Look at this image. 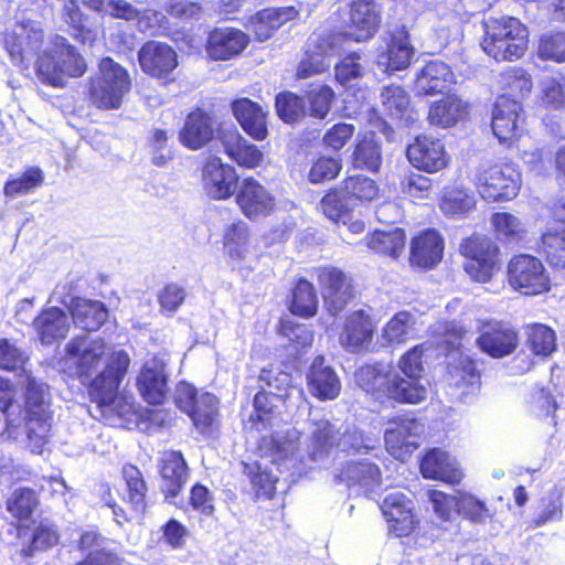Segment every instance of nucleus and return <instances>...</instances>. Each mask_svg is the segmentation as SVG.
I'll return each instance as SVG.
<instances>
[{
	"instance_id": "nucleus-1",
	"label": "nucleus",
	"mask_w": 565,
	"mask_h": 565,
	"mask_svg": "<svg viewBox=\"0 0 565 565\" xmlns=\"http://www.w3.org/2000/svg\"><path fill=\"white\" fill-rule=\"evenodd\" d=\"M108 351L105 338L86 334L71 338L64 349L65 358L73 361L75 377L86 383L89 401L102 413L117 404L119 387L131 363L124 349Z\"/></svg>"
},
{
	"instance_id": "nucleus-2",
	"label": "nucleus",
	"mask_w": 565,
	"mask_h": 565,
	"mask_svg": "<svg viewBox=\"0 0 565 565\" xmlns=\"http://www.w3.org/2000/svg\"><path fill=\"white\" fill-rule=\"evenodd\" d=\"M481 50L498 63L521 60L529 50L527 26L512 15L490 17L482 22Z\"/></svg>"
},
{
	"instance_id": "nucleus-3",
	"label": "nucleus",
	"mask_w": 565,
	"mask_h": 565,
	"mask_svg": "<svg viewBox=\"0 0 565 565\" xmlns=\"http://www.w3.org/2000/svg\"><path fill=\"white\" fill-rule=\"evenodd\" d=\"M132 88L128 70L110 56L98 61L97 72L87 81V99L99 110H117Z\"/></svg>"
},
{
	"instance_id": "nucleus-4",
	"label": "nucleus",
	"mask_w": 565,
	"mask_h": 565,
	"mask_svg": "<svg viewBox=\"0 0 565 565\" xmlns=\"http://www.w3.org/2000/svg\"><path fill=\"white\" fill-rule=\"evenodd\" d=\"M462 268L473 282H490L500 269V247L488 235L472 233L459 244Z\"/></svg>"
},
{
	"instance_id": "nucleus-5",
	"label": "nucleus",
	"mask_w": 565,
	"mask_h": 565,
	"mask_svg": "<svg viewBox=\"0 0 565 565\" xmlns=\"http://www.w3.org/2000/svg\"><path fill=\"white\" fill-rule=\"evenodd\" d=\"M505 280L513 291L525 297L552 290V278L543 260L529 253H518L508 260Z\"/></svg>"
},
{
	"instance_id": "nucleus-6",
	"label": "nucleus",
	"mask_w": 565,
	"mask_h": 565,
	"mask_svg": "<svg viewBox=\"0 0 565 565\" xmlns=\"http://www.w3.org/2000/svg\"><path fill=\"white\" fill-rule=\"evenodd\" d=\"M121 476L126 486V494L122 498L125 507L117 503L109 487H106L103 493L105 505L111 510L114 519L119 525L135 519H142L149 507L148 486L141 470L136 465L126 463L122 466Z\"/></svg>"
},
{
	"instance_id": "nucleus-7",
	"label": "nucleus",
	"mask_w": 565,
	"mask_h": 565,
	"mask_svg": "<svg viewBox=\"0 0 565 565\" xmlns=\"http://www.w3.org/2000/svg\"><path fill=\"white\" fill-rule=\"evenodd\" d=\"M521 173L513 163L497 162L477 168L473 184L482 200L507 202L516 198L521 188Z\"/></svg>"
},
{
	"instance_id": "nucleus-8",
	"label": "nucleus",
	"mask_w": 565,
	"mask_h": 565,
	"mask_svg": "<svg viewBox=\"0 0 565 565\" xmlns=\"http://www.w3.org/2000/svg\"><path fill=\"white\" fill-rule=\"evenodd\" d=\"M1 41L11 63L25 71L44 47L45 32L35 21H19L2 33Z\"/></svg>"
},
{
	"instance_id": "nucleus-9",
	"label": "nucleus",
	"mask_w": 565,
	"mask_h": 565,
	"mask_svg": "<svg viewBox=\"0 0 565 565\" xmlns=\"http://www.w3.org/2000/svg\"><path fill=\"white\" fill-rule=\"evenodd\" d=\"M173 401L191 418L200 433L210 434L213 430L218 417V399L214 394H199L193 384L180 381L177 383Z\"/></svg>"
},
{
	"instance_id": "nucleus-10",
	"label": "nucleus",
	"mask_w": 565,
	"mask_h": 565,
	"mask_svg": "<svg viewBox=\"0 0 565 565\" xmlns=\"http://www.w3.org/2000/svg\"><path fill=\"white\" fill-rule=\"evenodd\" d=\"M323 306L329 315L335 317L344 311L358 297L353 278L334 266L316 268Z\"/></svg>"
},
{
	"instance_id": "nucleus-11",
	"label": "nucleus",
	"mask_w": 565,
	"mask_h": 565,
	"mask_svg": "<svg viewBox=\"0 0 565 565\" xmlns=\"http://www.w3.org/2000/svg\"><path fill=\"white\" fill-rule=\"evenodd\" d=\"M524 337L530 353L520 352L512 359L513 369L520 375L532 371L537 361H547L558 350L556 331L546 323H527L524 327Z\"/></svg>"
},
{
	"instance_id": "nucleus-12",
	"label": "nucleus",
	"mask_w": 565,
	"mask_h": 565,
	"mask_svg": "<svg viewBox=\"0 0 565 565\" xmlns=\"http://www.w3.org/2000/svg\"><path fill=\"white\" fill-rule=\"evenodd\" d=\"M391 537L404 539L415 536L420 532L422 519L416 513L414 502L403 492H392L385 495L380 505Z\"/></svg>"
},
{
	"instance_id": "nucleus-13",
	"label": "nucleus",
	"mask_w": 565,
	"mask_h": 565,
	"mask_svg": "<svg viewBox=\"0 0 565 565\" xmlns=\"http://www.w3.org/2000/svg\"><path fill=\"white\" fill-rule=\"evenodd\" d=\"M405 153L414 169L428 174L441 172L451 163L445 140L431 134L415 136L407 145Z\"/></svg>"
},
{
	"instance_id": "nucleus-14",
	"label": "nucleus",
	"mask_w": 565,
	"mask_h": 565,
	"mask_svg": "<svg viewBox=\"0 0 565 565\" xmlns=\"http://www.w3.org/2000/svg\"><path fill=\"white\" fill-rule=\"evenodd\" d=\"M476 344L488 356L503 359L519 348L520 333L510 321L488 319L480 324Z\"/></svg>"
},
{
	"instance_id": "nucleus-15",
	"label": "nucleus",
	"mask_w": 565,
	"mask_h": 565,
	"mask_svg": "<svg viewBox=\"0 0 565 565\" xmlns=\"http://www.w3.org/2000/svg\"><path fill=\"white\" fill-rule=\"evenodd\" d=\"M137 57L141 72L148 77L163 84L174 82L179 57L177 51L170 44L148 40L138 50Z\"/></svg>"
},
{
	"instance_id": "nucleus-16",
	"label": "nucleus",
	"mask_w": 565,
	"mask_h": 565,
	"mask_svg": "<svg viewBox=\"0 0 565 565\" xmlns=\"http://www.w3.org/2000/svg\"><path fill=\"white\" fill-rule=\"evenodd\" d=\"M234 196L241 213L252 222L268 217L278 209L276 195L254 177L244 178Z\"/></svg>"
},
{
	"instance_id": "nucleus-17",
	"label": "nucleus",
	"mask_w": 565,
	"mask_h": 565,
	"mask_svg": "<svg viewBox=\"0 0 565 565\" xmlns=\"http://www.w3.org/2000/svg\"><path fill=\"white\" fill-rule=\"evenodd\" d=\"M523 107L519 100L498 95L491 108V129L500 143L511 147L523 132Z\"/></svg>"
},
{
	"instance_id": "nucleus-18",
	"label": "nucleus",
	"mask_w": 565,
	"mask_h": 565,
	"mask_svg": "<svg viewBox=\"0 0 565 565\" xmlns=\"http://www.w3.org/2000/svg\"><path fill=\"white\" fill-rule=\"evenodd\" d=\"M377 319L364 309L349 312L339 333V342L350 353L366 351L377 332Z\"/></svg>"
},
{
	"instance_id": "nucleus-19",
	"label": "nucleus",
	"mask_w": 565,
	"mask_h": 565,
	"mask_svg": "<svg viewBox=\"0 0 565 565\" xmlns=\"http://www.w3.org/2000/svg\"><path fill=\"white\" fill-rule=\"evenodd\" d=\"M136 387L149 405H162L167 399L168 373L166 362L157 355L145 361L136 376Z\"/></svg>"
},
{
	"instance_id": "nucleus-20",
	"label": "nucleus",
	"mask_w": 565,
	"mask_h": 565,
	"mask_svg": "<svg viewBox=\"0 0 565 565\" xmlns=\"http://www.w3.org/2000/svg\"><path fill=\"white\" fill-rule=\"evenodd\" d=\"M419 426V422L414 417L402 415L392 418L384 434L387 452L399 461H406L419 447L417 441Z\"/></svg>"
},
{
	"instance_id": "nucleus-21",
	"label": "nucleus",
	"mask_w": 565,
	"mask_h": 565,
	"mask_svg": "<svg viewBox=\"0 0 565 565\" xmlns=\"http://www.w3.org/2000/svg\"><path fill=\"white\" fill-rule=\"evenodd\" d=\"M202 182L214 200L224 201L235 195L238 175L234 167L224 163L218 157H211L203 164Z\"/></svg>"
},
{
	"instance_id": "nucleus-22",
	"label": "nucleus",
	"mask_w": 565,
	"mask_h": 565,
	"mask_svg": "<svg viewBox=\"0 0 565 565\" xmlns=\"http://www.w3.org/2000/svg\"><path fill=\"white\" fill-rule=\"evenodd\" d=\"M231 110L242 130L255 141H264L269 136L268 111L248 97L234 98Z\"/></svg>"
},
{
	"instance_id": "nucleus-23",
	"label": "nucleus",
	"mask_w": 565,
	"mask_h": 565,
	"mask_svg": "<svg viewBox=\"0 0 565 565\" xmlns=\"http://www.w3.org/2000/svg\"><path fill=\"white\" fill-rule=\"evenodd\" d=\"M215 136L213 115L200 107L190 111L179 130L180 143L189 150H199L209 145Z\"/></svg>"
},
{
	"instance_id": "nucleus-24",
	"label": "nucleus",
	"mask_w": 565,
	"mask_h": 565,
	"mask_svg": "<svg viewBox=\"0 0 565 565\" xmlns=\"http://www.w3.org/2000/svg\"><path fill=\"white\" fill-rule=\"evenodd\" d=\"M419 471L423 478L437 480L450 486L461 482L463 473L449 454L438 447L427 449L419 460Z\"/></svg>"
},
{
	"instance_id": "nucleus-25",
	"label": "nucleus",
	"mask_w": 565,
	"mask_h": 565,
	"mask_svg": "<svg viewBox=\"0 0 565 565\" xmlns=\"http://www.w3.org/2000/svg\"><path fill=\"white\" fill-rule=\"evenodd\" d=\"M444 249L441 234L435 228H425L412 238L409 263L412 266L429 270L441 262Z\"/></svg>"
},
{
	"instance_id": "nucleus-26",
	"label": "nucleus",
	"mask_w": 565,
	"mask_h": 565,
	"mask_svg": "<svg viewBox=\"0 0 565 565\" xmlns=\"http://www.w3.org/2000/svg\"><path fill=\"white\" fill-rule=\"evenodd\" d=\"M220 141L224 153L239 168L254 170L264 161V152L248 141L235 127L222 131Z\"/></svg>"
},
{
	"instance_id": "nucleus-27",
	"label": "nucleus",
	"mask_w": 565,
	"mask_h": 565,
	"mask_svg": "<svg viewBox=\"0 0 565 565\" xmlns=\"http://www.w3.org/2000/svg\"><path fill=\"white\" fill-rule=\"evenodd\" d=\"M158 468L163 497L166 500L177 498L182 492L189 478V467L182 452L179 450L164 451L159 460Z\"/></svg>"
},
{
	"instance_id": "nucleus-28",
	"label": "nucleus",
	"mask_w": 565,
	"mask_h": 565,
	"mask_svg": "<svg viewBox=\"0 0 565 565\" xmlns=\"http://www.w3.org/2000/svg\"><path fill=\"white\" fill-rule=\"evenodd\" d=\"M249 38L234 28H215L209 33L205 50L214 61H227L238 56L248 45Z\"/></svg>"
},
{
	"instance_id": "nucleus-29",
	"label": "nucleus",
	"mask_w": 565,
	"mask_h": 565,
	"mask_svg": "<svg viewBox=\"0 0 565 565\" xmlns=\"http://www.w3.org/2000/svg\"><path fill=\"white\" fill-rule=\"evenodd\" d=\"M31 327L43 345H52L66 339L71 328L66 312L56 306L42 309L34 317Z\"/></svg>"
},
{
	"instance_id": "nucleus-30",
	"label": "nucleus",
	"mask_w": 565,
	"mask_h": 565,
	"mask_svg": "<svg viewBox=\"0 0 565 565\" xmlns=\"http://www.w3.org/2000/svg\"><path fill=\"white\" fill-rule=\"evenodd\" d=\"M335 478L348 488H359L369 493L380 487L382 472L376 463L367 459L349 460L341 466Z\"/></svg>"
},
{
	"instance_id": "nucleus-31",
	"label": "nucleus",
	"mask_w": 565,
	"mask_h": 565,
	"mask_svg": "<svg viewBox=\"0 0 565 565\" xmlns=\"http://www.w3.org/2000/svg\"><path fill=\"white\" fill-rule=\"evenodd\" d=\"M309 393L319 401H330L339 396L341 382L334 370L324 363L322 355L316 356L307 372Z\"/></svg>"
},
{
	"instance_id": "nucleus-32",
	"label": "nucleus",
	"mask_w": 565,
	"mask_h": 565,
	"mask_svg": "<svg viewBox=\"0 0 565 565\" xmlns=\"http://www.w3.org/2000/svg\"><path fill=\"white\" fill-rule=\"evenodd\" d=\"M420 381L406 376L403 377L398 373L391 371L386 375V382H383V396L397 404H420L427 398V388Z\"/></svg>"
},
{
	"instance_id": "nucleus-33",
	"label": "nucleus",
	"mask_w": 565,
	"mask_h": 565,
	"mask_svg": "<svg viewBox=\"0 0 565 565\" xmlns=\"http://www.w3.org/2000/svg\"><path fill=\"white\" fill-rule=\"evenodd\" d=\"M451 68L443 61H428L415 78V88L418 95L444 94L452 84Z\"/></svg>"
},
{
	"instance_id": "nucleus-34",
	"label": "nucleus",
	"mask_w": 565,
	"mask_h": 565,
	"mask_svg": "<svg viewBox=\"0 0 565 565\" xmlns=\"http://www.w3.org/2000/svg\"><path fill=\"white\" fill-rule=\"evenodd\" d=\"M414 56V47L409 42V34L405 26L397 28L390 33L385 51L379 58L386 70L395 72L406 70Z\"/></svg>"
},
{
	"instance_id": "nucleus-35",
	"label": "nucleus",
	"mask_w": 565,
	"mask_h": 565,
	"mask_svg": "<svg viewBox=\"0 0 565 565\" xmlns=\"http://www.w3.org/2000/svg\"><path fill=\"white\" fill-rule=\"evenodd\" d=\"M537 253L553 269H565V217L555 220L541 234Z\"/></svg>"
},
{
	"instance_id": "nucleus-36",
	"label": "nucleus",
	"mask_w": 565,
	"mask_h": 565,
	"mask_svg": "<svg viewBox=\"0 0 565 565\" xmlns=\"http://www.w3.org/2000/svg\"><path fill=\"white\" fill-rule=\"evenodd\" d=\"M380 24L371 0H352L350 3V29L345 36L355 41H365L373 36Z\"/></svg>"
},
{
	"instance_id": "nucleus-37",
	"label": "nucleus",
	"mask_w": 565,
	"mask_h": 565,
	"mask_svg": "<svg viewBox=\"0 0 565 565\" xmlns=\"http://www.w3.org/2000/svg\"><path fill=\"white\" fill-rule=\"evenodd\" d=\"M73 323L86 331H97L107 319V309L102 301L73 297L67 307Z\"/></svg>"
},
{
	"instance_id": "nucleus-38",
	"label": "nucleus",
	"mask_w": 565,
	"mask_h": 565,
	"mask_svg": "<svg viewBox=\"0 0 565 565\" xmlns=\"http://www.w3.org/2000/svg\"><path fill=\"white\" fill-rule=\"evenodd\" d=\"M24 425L28 444L32 451L41 452L47 443L51 429L50 417L47 416L42 402L25 403Z\"/></svg>"
},
{
	"instance_id": "nucleus-39",
	"label": "nucleus",
	"mask_w": 565,
	"mask_h": 565,
	"mask_svg": "<svg viewBox=\"0 0 565 565\" xmlns=\"http://www.w3.org/2000/svg\"><path fill=\"white\" fill-rule=\"evenodd\" d=\"M382 160V146L374 132L356 138L351 154V163L355 169L376 173L381 169Z\"/></svg>"
},
{
	"instance_id": "nucleus-40",
	"label": "nucleus",
	"mask_w": 565,
	"mask_h": 565,
	"mask_svg": "<svg viewBox=\"0 0 565 565\" xmlns=\"http://www.w3.org/2000/svg\"><path fill=\"white\" fill-rule=\"evenodd\" d=\"M291 315L309 319L318 313L319 301L317 290L311 281L305 277L296 279L291 289L288 305Z\"/></svg>"
},
{
	"instance_id": "nucleus-41",
	"label": "nucleus",
	"mask_w": 565,
	"mask_h": 565,
	"mask_svg": "<svg viewBox=\"0 0 565 565\" xmlns=\"http://www.w3.org/2000/svg\"><path fill=\"white\" fill-rule=\"evenodd\" d=\"M498 88L499 95L508 98H527L533 90V76L521 66H508L499 74Z\"/></svg>"
},
{
	"instance_id": "nucleus-42",
	"label": "nucleus",
	"mask_w": 565,
	"mask_h": 565,
	"mask_svg": "<svg viewBox=\"0 0 565 565\" xmlns=\"http://www.w3.org/2000/svg\"><path fill=\"white\" fill-rule=\"evenodd\" d=\"M39 504L36 492L26 487L15 489L7 500L6 507L11 515L19 522L15 524L17 536L22 539L26 535L28 525L21 521L29 520Z\"/></svg>"
},
{
	"instance_id": "nucleus-43",
	"label": "nucleus",
	"mask_w": 565,
	"mask_h": 565,
	"mask_svg": "<svg viewBox=\"0 0 565 565\" xmlns=\"http://www.w3.org/2000/svg\"><path fill=\"white\" fill-rule=\"evenodd\" d=\"M52 44L56 46V54H58L62 83L65 84V78H77L86 73L87 64L84 57L66 38L56 34Z\"/></svg>"
},
{
	"instance_id": "nucleus-44",
	"label": "nucleus",
	"mask_w": 565,
	"mask_h": 565,
	"mask_svg": "<svg viewBox=\"0 0 565 565\" xmlns=\"http://www.w3.org/2000/svg\"><path fill=\"white\" fill-rule=\"evenodd\" d=\"M381 103L386 115L394 120H413L415 114L409 93L401 85L390 84L382 88Z\"/></svg>"
},
{
	"instance_id": "nucleus-45",
	"label": "nucleus",
	"mask_w": 565,
	"mask_h": 565,
	"mask_svg": "<svg viewBox=\"0 0 565 565\" xmlns=\"http://www.w3.org/2000/svg\"><path fill=\"white\" fill-rule=\"evenodd\" d=\"M366 246L379 255L398 258L406 245V233L401 227L375 230L365 237Z\"/></svg>"
},
{
	"instance_id": "nucleus-46",
	"label": "nucleus",
	"mask_w": 565,
	"mask_h": 565,
	"mask_svg": "<svg viewBox=\"0 0 565 565\" xmlns=\"http://www.w3.org/2000/svg\"><path fill=\"white\" fill-rule=\"evenodd\" d=\"M250 241V230L248 224L242 218H235L225 226L222 236V244L225 255L235 262H241L246 257Z\"/></svg>"
},
{
	"instance_id": "nucleus-47",
	"label": "nucleus",
	"mask_w": 565,
	"mask_h": 565,
	"mask_svg": "<svg viewBox=\"0 0 565 565\" xmlns=\"http://www.w3.org/2000/svg\"><path fill=\"white\" fill-rule=\"evenodd\" d=\"M340 190L347 201L354 204H366L380 198V186L377 182L363 174H352L345 177L340 182Z\"/></svg>"
},
{
	"instance_id": "nucleus-48",
	"label": "nucleus",
	"mask_w": 565,
	"mask_h": 565,
	"mask_svg": "<svg viewBox=\"0 0 565 565\" xmlns=\"http://www.w3.org/2000/svg\"><path fill=\"white\" fill-rule=\"evenodd\" d=\"M465 113L466 105L462 100L455 95H447L430 105L427 119L430 125L450 128L458 122Z\"/></svg>"
},
{
	"instance_id": "nucleus-49",
	"label": "nucleus",
	"mask_w": 565,
	"mask_h": 565,
	"mask_svg": "<svg viewBox=\"0 0 565 565\" xmlns=\"http://www.w3.org/2000/svg\"><path fill=\"white\" fill-rule=\"evenodd\" d=\"M61 19L67 25L70 34L78 42L85 43L94 39L88 17L83 13L78 0H63Z\"/></svg>"
},
{
	"instance_id": "nucleus-50",
	"label": "nucleus",
	"mask_w": 565,
	"mask_h": 565,
	"mask_svg": "<svg viewBox=\"0 0 565 565\" xmlns=\"http://www.w3.org/2000/svg\"><path fill=\"white\" fill-rule=\"evenodd\" d=\"M286 21L287 17L284 9L267 8L258 11L250 19L248 30L256 41L264 42L271 38Z\"/></svg>"
},
{
	"instance_id": "nucleus-51",
	"label": "nucleus",
	"mask_w": 565,
	"mask_h": 565,
	"mask_svg": "<svg viewBox=\"0 0 565 565\" xmlns=\"http://www.w3.org/2000/svg\"><path fill=\"white\" fill-rule=\"evenodd\" d=\"M447 373L458 387L480 386L481 370L478 361L473 358L459 353V355L447 364Z\"/></svg>"
},
{
	"instance_id": "nucleus-52",
	"label": "nucleus",
	"mask_w": 565,
	"mask_h": 565,
	"mask_svg": "<svg viewBox=\"0 0 565 565\" xmlns=\"http://www.w3.org/2000/svg\"><path fill=\"white\" fill-rule=\"evenodd\" d=\"M243 472L247 476L256 500H271L276 495L278 478L268 469H263L260 463L243 462Z\"/></svg>"
},
{
	"instance_id": "nucleus-53",
	"label": "nucleus",
	"mask_w": 565,
	"mask_h": 565,
	"mask_svg": "<svg viewBox=\"0 0 565 565\" xmlns=\"http://www.w3.org/2000/svg\"><path fill=\"white\" fill-rule=\"evenodd\" d=\"M305 103H308L309 115L316 119H324L335 99L333 88L326 83H310L303 92Z\"/></svg>"
},
{
	"instance_id": "nucleus-54",
	"label": "nucleus",
	"mask_w": 565,
	"mask_h": 565,
	"mask_svg": "<svg viewBox=\"0 0 565 565\" xmlns=\"http://www.w3.org/2000/svg\"><path fill=\"white\" fill-rule=\"evenodd\" d=\"M339 431L329 420H318L309 439V457L317 460L338 446Z\"/></svg>"
},
{
	"instance_id": "nucleus-55",
	"label": "nucleus",
	"mask_w": 565,
	"mask_h": 565,
	"mask_svg": "<svg viewBox=\"0 0 565 565\" xmlns=\"http://www.w3.org/2000/svg\"><path fill=\"white\" fill-rule=\"evenodd\" d=\"M35 74L39 81L47 86L63 87L64 83L61 82L58 54H56V46L52 44V49L41 50L33 60Z\"/></svg>"
},
{
	"instance_id": "nucleus-56",
	"label": "nucleus",
	"mask_w": 565,
	"mask_h": 565,
	"mask_svg": "<svg viewBox=\"0 0 565 565\" xmlns=\"http://www.w3.org/2000/svg\"><path fill=\"white\" fill-rule=\"evenodd\" d=\"M540 104L547 109H563L565 107V74L555 71L551 76L540 83Z\"/></svg>"
},
{
	"instance_id": "nucleus-57",
	"label": "nucleus",
	"mask_w": 565,
	"mask_h": 565,
	"mask_svg": "<svg viewBox=\"0 0 565 565\" xmlns=\"http://www.w3.org/2000/svg\"><path fill=\"white\" fill-rule=\"evenodd\" d=\"M275 110L285 124L299 122L307 115L303 97L290 90L279 92L275 96Z\"/></svg>"
},
{
	"instance_id": "nucleus-58",
	"label": "nucleus",
	"mask_w": 565,
	"mask_h": 565,
	"mask_svg": "<svg viewBox=\"0 0 565 565\" xmlns=\"http://www.w3.org/2000/svg\"><path fill=\"white\" fill-rule=\"evenodd\" d=\"M490 222L495 237L504 243H516L524 237L522 221L510 212H494Z\"/></svg>"
},
{
	"instance_id": "nucleus-59",
	"label": "nucleus",
	"mask_w": 565,
	"mask_h": 565,
	"mask_svg": "<svg viewBox=\"0 0 565 565\" xmlns=\"http://www.w3.org/2000/svg\"><path fill=\"white\" fill-rule=\"evenodd\" d=\"M44 181L39 167H28L20 175L8 179L3 184V194L13 199L33 192Z\"/></svg>"
},
{
	"instance_id": "nucleus-60",
	"label": "nucleus",
	"mask_w": 565,
	"mask_h": 565,
	"mask_svg": "<svg viewBox=\"0 0 565 565\" xmlns=\"http://www.w3.org/2000/svg\"><path fill=\"white\" fill-rule=\"evenodd\" d=\"M60 542V533L54 524L41 521L34 529L30 542L22 547L20 554L23 558L34 556L36 552L47 551Z\"/></svg>"
},
{
	"instance_id": "nucleus-61",
	"label": "nucleus",
	"mask_w": 565,
	"mask_h": 565,
	"mask_svg": "<svg viewBox=\"0 0 565 565\" xmlns=\"http://www.w3.org/2000/svg\"><path fill=\"white\" fill-rule=\"evenodd\" d=\"M350 201L343 196L340 185L329 189L320 200V207L326 217L334 223H345L352 213Z\"/></svg>"
},
{
	"instance_id": "nucleus-62",
	"label": "nucleus",
	"mask_w": 565,
	"mask_h": 565,
	"mask_svg": "<svg viewBox=\"0 0 565 565\" xmlns=\"http://www.w3.org/2000/svg\"><path fill=\"white\" fill-rule=\"evenodd\" d=\"M415 324L413 315L407 310L396 312L383 327V339L390 344H402L408 340Z\"/></svg>"
},
{
	"instance_id": "nucleus-63",
	"label": "nucleus",
	"mask_w": 565,
	"mask_h": 565,
	"mask_svg": "<svg viewBox=\"0 0 565 565\" xmlns=\"http://www.w3.org/2000/svg\"><path fill=\"white\" fill-rule=\"evenodd\" d=\"M278 333L288 340L297 353L310 348L313 342V332L306 324L289 319L279 320Z\"/></svg>"
},
{
	"instance_id": "nucleus-64",
	"label": "nucleus",
	"mask_w": 565,
	"mask_h": 565,
	"mask_svg": "<svg viewBox=\"0 0 565 565\" xmlns=\"http://www.w3.org/2000/svg\"><path fill=\"white\" fill-rule=\"evenodd\" d=\"M537 56L541 61L565 63V32L552 31L540 36Z\"/></svg>"
}]
</instances>
